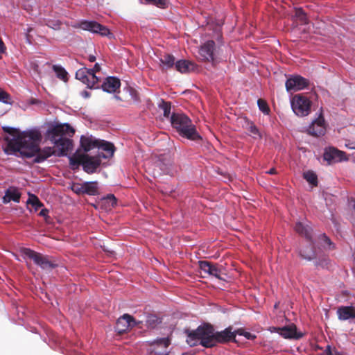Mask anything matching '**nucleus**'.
Listing matches in <instances>:
<instances>
[{
    "label": "nucleus",
    "instance_id": "c756f323",
    "mask_svg": "<svg viewBox=\"0 0 355 355\" xmlns=\"http://www.w3.org/2000/svg\"><path fill=\"white\" fill-rule=\"evenodd\" d=\"M304 178L311 185L317 186L318 185V177L316 174L311 171H308L304 173Z\"/></svg>",
    "mask_w": 355,
    "mask_h": 355
},
{
    "label": "nucleus",
    "instance_id": "9d476101",
    "mask_svg": "<svg viewBox=\"0 0 355 355\" xmlns=\"http://www.w3.org/2000/svg\"><path fill=\"white\" fill-rule=\"evenodd\" d=\"M76 78L87 85L90 89L99 87V78L92 73H90L89 69L86 67H83L76 71Z\"/></svg>",
    "mask_w": 355,
    "mask_h": 355
},
{
    "label": "nucleus",
    "instance_id": "b1692460",
    "mask_svg": "<svg viewBox=\"0 0 355 355\" xmlns=\"http://www.w3.org/2000/svg\"><path fill=\"white\" fill-rule=\"evenodd\" d=\"M338 319L346 320L349 318H355V308L352 306H340L337 311Z\"/></svg>",
    "mask_w": 355,
    "mask_h": 355
},
{
    "label": "nucleus",
    "instance_id": "4d7b16f0",
    "mask_svg": "<svg viewBox=\"0 0 355 355\" xmlns=\"http://www.w3.org/2000/svg\"><path fill=\"white\" fill-rule=\"evenodd\" d=\"M334 355H343L340 352H337Z\"/></svg>",
    "mask_w": 355,
    "mask_h": 355
},
{
    "label": "nucleus",
    "instance_id": "412c9836",
    "mask_svg": "<svg viewBox=\"0 0 355 355\" xmlns=\"http://www.w3.org/2000/svg\"><path fill=\"white\" fill-rule=\"evenodd\" d=\"M199 267L200 270L204 272L220 279V270L211 263L207 261H200Z\"/></svg>",
    "mask_w": 355,
    "mask_h": 355
},
{
    "label": "nucleus",
    "instance_id": "4468645a",
    "mask_svg": "<svg viewBox=\"0 0 355 355\" xmlns=\"http://www.w3.org/2000/svg\"><path fill=\"white\" fill-rule=\"evenodd\" d=\"M271 332L279 334L283 338L288 339H299L302 337V334L297 332V327L295 324H291L284 327H272L270 329Z\"/></svg>",
    "mask_w": 355,
    "mask_h": 355
},
{
    "label": "nucleus",
    "instance_id": "a19ab883",
    "mask_svg": "<svg viewBox=\"0 0 355 355\" xmlns=\"http://www.w3.org/2000/svg\"><path fill=\"white\" fill-rule=\"evenodd\" d=\"M61 24V21L59 20H49L46 23V25L49 28H53L54 30H59L60 28Z\"/></svg>",
    "mask_w": 355,
    "mask_h": 355
},
{
    "label": "nucleus",
    "instance_id": "c85d7f7f",
    "mask_svg": "<svg viewBox=\"0 0 355 355\" xmlns=\"http://www.w3.org/2000/svg\"><path fill=\"white\" fill-rule=\"evenodd\" d=\"M53 69L55 71L56 76L59 79H60L63 81L68 80L67 72L63 67H62L61 66H58V65H53Z\"/></svg>",
    "mask_w": 355,
    "mask_h": 355
},
{
    "label": "nucleus",
    "instance_id": "a211bd4d",
    "mask_svg": "<svg viewBox=\"0 0 355 355\" xmlns=\"http://www.w3.org/2000/svg\"><path fill=\"white\" fill-rule=\"evenodd\" d=\"M121 86L120 80L114 76L107 77L101 85V88L107 93H116L119 92Z\"/></svg>",
    "mask_w": 355,
    "mask_h": 355
},
{
    "label": "nucleus",
    "instance_id": "864d4df0",
    "mask_svg": "<svg viewBox=\"0 0 355 355\" xmlns=\"http://www.w3.org/2000/svg\"><path fill=\"white\" fill-rule=\"evenodd\" d=\"M266 173L268 174H270V175H273V174H276L277 171H276V169L275 168H272L268 171H267Z\"/></svg>",
    "mask_w": 355,
    "mask_h": 355
},
{
    "label": "nucleus",
    "instance_id": "09e8293b",
    "mask_svg": "<svg viewBox=\"0 0 355 355\" xmlns=\"http://www.w3.org/2000/svg\"><path fill=\"white\" fill-rule=\"evenodd\" d=\"M6 46L2 41L1 38L0 37V59L1 58V54L3 53L6 51Z\"/></svg>",
    "mask_w": 355,
    "mask_h": 355
},
{
    "label": "nucleus",
    "instance_id": "2eb2a0df",
    "mask_svg": "<svg viewBox=\"0 0 355 355\" xmlns=\"http://www.w3.org/2000/svg\"><path fill=\"white\" fill-rule=\"evenodd\" d=\"M235 331H232V327H228L221 331H214V346L218 343H225L235 340Z\"/></svg>",
    "mask_w": 355,
    "mask_h": 355
},
{
    "label": "nucleus",
    "instance_id": "3c124183",
    "mask_svg": "<svg viewBox=\"0 0 355 355\" xmlns=\"http://www.w3.org/2000/svg\"><path fill=\"white\" fill-rule=\"evenodd\" d=\"M48 214H49V210L46 208H44L40 211L39 215L40 216L46 217V216H48Z\"/></svg>",
    "mask_w": 355,
    "mask_h": 355
},
{
    "label": "nucleus",
    "instance_id": "c03bdc74",
    "mask_svg": "<svg viewBox=\"0 0 355 355\" xmlns=\"http://www.w3.org/2000/svg\"><path fill=\"white\" fill-rule=\"evenodd\" d=\"M328 264L329 259L326 257H324L321 260L317 261L315 263L316 266H321L322 268L327 267Z\"/></svg>",
    "mask_w": 355,
    "mask_h": 355
},
{
    "label": "nucleus",
    "instance_id": "e433bc0d",
    "mask_svg": "<svg viewBox=\"0 0 355 355\" xmlns=\"http://www.w3.org/2000/svg\"><path fill=\"white\" fill-rule=\"evenodd\" d=\"M236 335L243 336L245 338L248 340H254L257 338V336L251 334L250 332L246 331L244 329L240 328L235 331Z\"/></svg>",
    "mask_w": 355,
    "mask_h": 355
},
{
    "label": "nucleus",
    "instance_id": "5701e85b",
    "mask_svg": "<svg viewBox=\"0 0 355 355\" xmlns=\"http://www.w3.org/2000/svg\"><path fill=\"white\" fill-rule=\"evenodd\" d=\"M175 57L171 54L165 53L159 58V68L162 71H167L175 65Z\"/></svg>",
    "mask_w": 355,
    "mask_h": 355
},
{
    "label": "nucleus",
    "instance_id": "f03ea898",
    "mask_svg": "<svg viewBox=\"0 0 355 355\" xmlns=\"http://www.w3.org/2000/svg\"><path fill=\"white\" fill-rule=\"evenodd\" d=\"M74 132V129L67 123L57 125L48 130V139L59 149L57 154L58 156L67 155L71 149L72 140L64 136H73Z\"/></svg>",
    "mask_w": 355,
    "mask_h": 355
},
{
    "label": "nucleus",
    "instance_id": "f257e3e1",
    "mask_svg": "<svg viewBox=\"0 0 355 355\" xmlns=\"http://www.w3.org/2000/svg\"><path fill=\"white\" fill-rule=\"evenodd\" d=\"M5 139L6 146L4 150L6 154L19 153L21 157L28 158L35 156V163H41L55 153L54 148H40L42 135L36 130L25 131L16 139H10L7 137Z\"/></svg>",
    "mask_w": 355,
    "mask_h": 355
},
{
    "label": "nucleus",
    "instance_id": "79ce46f5",
    "mask_svg": "<svg viewBox=\"0 0 355 355\" xmlns=\"http://www.w3.org/2000/svg\"><path fill=\"white\" fill-rule=\"evenodd\" d=\"M147 3L155 5L159 8H164L166 6L165 0H145Z\"/></svg>",
    "mask_w": 355,
    "mask_h": 355
},
{
    "label": "nucleus",
    "instance_id": "4c0bfd02",
    "mask_svg": "<svg viewBox=\"0 0 355 355\" xmlns=\"http://www.w3.org/2000/svg\"><path fill=\"white\" fill-rule=\"evenodd\" d=\"M0 102L5 104H11L10 95L0 87Z\"/></svg>",
    "mask_w": 355,
    "mask_h": 355
},
{
    "label": "nucleus",
    "instance_id": "6e6552de",
    "mask_svg": "<svg viewBox=\"0 0 355 355\" xmlns=\"http://www.w3.org/2000/svg\"><path fill=\"white\" fill-rule=\"evenodd\" d=\"M175 173V165L170 157H160L153 164V174L154 177L162 175L173 176Z\"/></svg>",
    "mask_w": 355,
    "mask_h": 355
},
{
    "label": "nucleus",
    "instance_id": "c9c22d12",
    "mask_svg": "<svg viewBox=\"0 0 355 355\" xmlns=\"http://www.w3.org/2000/svg\"><path fill=\"white\" fill-rule=\"evenodd\" d=\"M257 105H258V107L259 108V110L264 114H268L269 112H270V108H269V106L267 103V102L262 99V98H259L258 101H257Z\"/></svg>",
    "mask_w": 355,
    "mask_h": 355
},
{
    "label": "nucleus",
    "instance_id": "13d9d810",
    "mask_svg": "<svg viewBox=\"0 0 355 355\" xmlns=\"http://www.w3.org/2000/svg\"><path fill=\"white\" fill-rule=\"evenodd\" d=\"M115 98H116V99H119V100H120V99H121V98H120L119 96H115Z\"/></svg>",
    "mask_w": 355,
    "mask_h": 355
},
{
    "label": "nucleus",
    "instance_id": "8fccbe9b",
    "mask_svg": "<svg viewBox=\"0 0 355 355\" xmlns=\"http://www.w3.org/2000/svg\"><path fill=\"white\" fill-rule=\"evenodd\" d=\"M80 96L84 98H88L91 96V94L89 92L84 90L80 92Z\"/></svg>",
    "mask_w": 355,
    "mask_h": 355
},
{
    "label": "nucleus",
    "instance_id": "49530a36",
    "mask_svg": "<svg viewBox=\"0 0 355 355\" xmlns=\"http://www.w3.org/2000/svg\"><path fill=\"white\" fill-rule=\"evenodd\" d=\"M101 70V67L98 63H96L92 69H89L90 73L96 75V73Z\"/></svg>",
    "mask_w": 355,
    "mask_h": 355
},
{
    "label": "nucleus",
    "instance_id": "ddd939ff",
    "mask_svg": "<svg viewBox=\"0 0 355 355\" xmlns=\"http://www.w3.org/2000/svg\"><path fill=\"white\" fill-rule=\"evenodd\" d=\"M199 53L202 60L214 63L216 59L215 42L213 40H209L205 42L200 46Z\"/></svg>",
    "mask_w": 355,
    "mask_h": 355
},
{
    "label": "nucleus",
    "instance_id": "bb28decb",
    "mask_svg": "<svg viewBox=\"0 0 355 355\" xmlns=\"http://www.w3.org/2000/svg\"><path fill=\"white\" fill-rule=\"evenodd\" d=\"M21 198V193L15 188H9L5 192L3 197V202L8 203L10 201L19 202Z\"/></svg>",
    "mask_w": 355,
    "mask_h": 355
},
{
    "label": "nucleus",
    "instance_id": "72a5a7b5",
    "mask_svg": "<svg viewBox=\"0 0 355 355\" xmlns=\"http://www.w3.org/2000/svg\"><path fill=\"white\" fill-rule=\"evenodd\" d=\"M3 130L4 132L8 133L10 135L12 136L13 137L12 139L17 138L18 136L21 134V132H19L17 129L14 128H11V127L4 126V127H3ZM23 132H22V133ZM6 137H7V136L4 137V140L5 141H6V139H5ZM9 138L11 139L10 137H9Z\"/></svg>",
    "mask_w": 355,
    "mask_h": 355
},
{
    "label": "nucleus",
    "instance_id": "5fc2aeb1",
    "mask_svg": "<svg viewBox=\"0 0 355 355\" xmlns=\"http://www.w3.org/2000/svg\"><path fill=\"white\" fill-rule=\"evenodd\" d=\"M88 60L91 62H93L96 60V57L94 55H90L88 58Z\"/></svg>",
    "mask_w": 355,
    "mask_h": 355
},
{
    "label": "nucleus",
    "instance_id": "9b49d317",
    "mask_svg": "<svg viewBox=\"0 0 355 355\" xmlns=\"http://www.w3.org/2000/svg\"><path fill=\"white\" fill-rule=\"evenodd\" d=\"M309 85V81L306 78L295 75L290 77L286 82V89L288 92H296L306 88Z\"/></svg>",
    "mask_w": 355,
    "mask_h": 355
},
{
    "label": "nucleus",
    "instance_id": "aec40b11",
    "mask_svg": "<svg viewBox=\"0 0 355 355\" xmlns=\"http://www.w3.org/2000/svg\"><path fill=\"white\" fill-rule=\"evenodd\" d=\"M294 229L298 234L305 237L307 241H311L312 239V228L309 225L308 223L297 222Z\"/></svg>",
    "mask_w": 355,
    "mask_h": 355
},
{
    "label": "nucleus",
    "instance_id": "4be33fe9",
    "mask_svg": "<svg viewBox=\"0 0 355 355\" xmlns=\"http://www.w3.org/2000/svg\"><path fill=\"white\" fill-rule=\"evenodd\" d=\"M196 67V65L193 62L187 60H180L175 62V69L182 73L193 71Z\"/></svg>",
    "mask_w": 355,
    "mask_h": 355
},
{
    "label": "nucleus",
    "instance_id": "ea45409f",
    "mask_svg": "<svg viewBox=\"0 0 355 355\" xmlns=\"http://www.w3.org/2000/svg\"><path fill=\"white\" fill-rule=\"evenodd\" d=\"M248 130L254 138L258 137L261 139L262 137L259 129L254 124L251 123L250 125L249 126Z\"/></svg>",
    "mask_w": 355,
    "mask_h": 355
},
{
    "label": "nucleus",
    "instance_id": "6e6d98bb",
    "mask_svg": "<svg viewBox=\"0 0 355 355\" xmlns=\"http://www.w3.org/2000/svg\"><path fill=\"white\" fill-rule=\"evenodd\" d=\"M32 30H33V29H32V28H28L26 29V37H27V38L28 37V34H29V33H31V32L32 31Z\"/></svg>",
    "mask_w": 355,
    "mask_h": 355
},
{
    "label": "nucleus",
    "instance_id": "cd10ccee",
    "mask_svg": "<svg viewBox=\"0 0 355 355\" xmlns=\"http://www.w3.org/2000/svg\"><path fill=\"white\" fill-rule=\"evenodd\" d=\"M85 194L96 196L98 193L97 182H84Z\"/></svg>",
    "mask_w": 355,
    "mask_h": 355
},
{
    "label": "nucleus",
    "instance_id": "39448f33",
    "mask_svg": "<svg viewBox=\"0 0 355 355\" xmlns=\"http://www.w3.org/2000/svg\"><path fill=\"white\" fill-rule=\"evenodd\" d=\"M101 155L90 156L88 154H74L69 157V164L74 166L82 165L88 174L94 173L101 164Z\"/></svg>",
    "mask_w": 355,
    "mask_h": 355
},
{
    "label": "nucleus",
    "instance_id": "20e7f679",
    "mask_svg": "<svg viewBox=\"0 0 355 355\" xmlns=\"http://www.w3.org/2000/svg\"><path fill=\"white\" fill-rule=\"evenodd\" d=\"M170 121L172 127L176 130L181 137L192 141L202 140L196 125L193 124L191 120L186 114L173 113L170 117Z\"/></svg>",
    "mask_w": 355,
    "mask_h": 355
},
{
    "label": "nucleus",
    "instance_id": "603ef678",
    "mask_svg": "<svg viewBox=\"0 0 355 355\" xmlns=\"http://www.w3.org/2000/svg\"><path fill=\"white\" fill-rule=\"evenodd\" d=\"M157 319L156 318L155 316H153V315H150L148 317V320L147 322L151 324L153 322L154 323L155 320H157Z\"/></svg>",
    "mask_w": 355,
    "mask_h": 355
},
{
    "label": "nucleus",
    "instance_id": "58836bf2",
    "mask_svg": "<svg viewBox=\"0 0 355 355\" xmlns=\"http://www.w3.org/2000/svg\"><path fill=\"white\" fill-rule=\"evenodd\" d=\"M71 190L78 195L85 194L84 183H73L71 186Z\"/></svg>",
    "mask_w": 355,
    "mask_h": 355
},
{
    "label": "nucleus",
    "instance_id": "7ed1b4c3",
    "mask_svg": "<svg viewBox=\"0 0 355 355\" xmlns=\"http://www.w3.org/2000/svg\"><path fill=\"white\" fill-rule=\"evenodd\" d=\"M187 343L191 347L198 345L206 348L214 347V328L209 323L200 325L193 331L187 330Z\"/></svg>",
    "mask_w": 355,
    "mask_h": 355
},
{
    "label": "nucleus",
    "instance_id": "0eeeda50",
    "mask_svg": "<svg viewBox=\"0 0 355 355\" xmlns=\"http://www.w3.org/2000/svg\"><path fill=\"white\" fill-rule=\"evenodd\" d=\"M294 113L298 116H306L311 112V101L306 96L295 94L291 101Z\"/></svg>",
    "mask_w": 355,
    "mask_h": 355
},
{
    "label": "nucleus",
    "instance_id": "f8f14e48",
    "mask_svg": "<svg viewBox=\"0 0 355 355\" xmlns=\"http://www.w3.org/2000/svg\"><path fill=\"white\" fill-rule=\"evenodd\" d=\"M137 325L134 318L129 314H124L120 317L116 323L115 330L119 334H123Z\"/></svg>",
    "mask_w": 355,
    "mask_h": 355
},
{
    "label": "nucleus",
    "instance_id": "a878e982",
    "mask_svg": "<svg viewBox=\"0 0 355 355\" xmlns=\"http://www.w3.org/2000/svg\"><path fill=\"white\" fill-rule=\"evenodd\" d=\"M310 243L305 248H303L299 251L300 256L307 261H311L316 257L315 251L314 249L313 243L309 241Z\"/></svg>",
    "mask_w": 355,
    "mask_h": 355
},
{
    "label": "nucleus",
    "instance_id": "37998d69",
    "mask_svg": "<svg viewBox=\"0 0 355 355\" xmlns=\"http://www.w3.org/2000/svg\"><path fill=\"white\" fill-rule=\"evenodd\" d=\"M320 239L324 242V244H327L329 246V249L334 248L333 243L331 241L330 239L324 234L321 235Z\"/></svg>",
    "mask_w": 355,
    "mask_h": 355
},
{
    "label": "nucleus",
    "instance_id": "6ab92c4d",
    "mask_svg": "<svg viewBox=\"0 0 355 355\" xmlns=\"http://www.w3.org/2000/svg\"><path fill=\"white\" fill-rule=\"evenodd\" d=\"M97 148L102 149L104 150L106 154L101 153H98V155H101V158H110L112 157L114 155V151H115V147L114 145L109 141H105V140H101L99 139V142L98 143Z\"/></svg>",
    "mask_w": 355,
    "mask_h": 355
},
{
    "label": "nucleus",
    "instance_id": "a18cd8bd",
    "mask_svg": "<svg viewBox=\"0 0 355 355\" xmlns=\"http://www.w3.org/2000/svg\"><path fill=\"white\" fill-rule=\"evenodd\" d=\"M338 351L335 347H331V345H327L324 351V355H334Z\"/></svg>",
    "mask_w": 355,
    "mask_h": 355
},
{
    "label": "nucleus",
    "instance_id": "dca6fc26",
    "mask_svg": "<svg viewBox=\"0 0 355 355\" xmlns=\"http://www.w3.org/2000/svg\"><path fill=\"white\" fill-rule=\"evenodd\" d=\"M323 158L324 160L327 161L329 164L339 162L345 159V153L336 148L330 147L325 149Z\"/></svg>",
    "mask_w": 355,
    "mask_h": 355
},
{
    "label": "nucleus",
    "instance_id": "473e14b6",
    "mask_svg": "<svg viewBox=\"0 0 355 355\" xmlns=\"http://www.w3.org/2000/svg\"><path fill=\"white\" fill-rule=\"evenodd\" d=\"M171 344V340L168 338H157L151 343V345H156L157 347H163L167 348Z\"/></svg>",
    "mask_w": 355,
    "mask_h": 355
},
{
    "label": "nucleus",
    "instance_id": "393cba45",
    "mask_svg": "<svg viewBox=\"0 0 355 355\" xmlns=\"http://www.w3.org/2000/svg\"><path fill=\"white\" fill-rule=\"evenodd\" d=\"M99 139H96L92 137L82 136L80 137V145L85 152H88L90 150L97 148Z\"/></svg>",
    "mask_w": 355,
    "mask_h": 355
},
{
    "label": "nucleus",
    "instance_id": "f704fd0d",
    "mask_svg": "<svg viewBox=\"0 0 355 355\" xmlns=\"http://www.w3.org/2000/svg\"><path fill=\"white\" fill-rule=\"evenodd\" d=\"M28 203L31 204L36 211L43 207V204L40 202L38 198L34 195L28 198Z\"/></svg>",
    "mask_w": 355,
    "mask_h": 355
},
{
    "label": "nucleus",
    "instance_id": "1a4fd4ad",
    "mask_svg": "<svg viewBox=\"0 0 355 355\" xmlns=\"http://www.w3.org/2000/svg\"><path fill=\"white\" fill-rule=\"evenodd\" d=\"M73 27L76 28H80L84 31L98 33L102 36H107L109 37L112 36V33L105 26L101 25L95 21L83 20L78 24L73 25Z\"/></svg>",
    "mask_w": 355,
    "mask_h": 355
},
{
    "label": "nucleus",
    "instance_id": "f3484780",
    "mask_svg": "<svg viewBox=\"0 0 355 355\" xmlns=\"http://www.w3.org/2000/svg\"><path fill=\"white\" fill-rule=\"evenodd\" d=\"M325 130L324 119L322 115L313 121L308 128L309 134L315 137L324 135Z\"/></svg>",
    "mask_w": 355,
    "mask_h": 355
},
{
    "label": "nucleus",
    "instance_id": "de8ad7c7",
    "mask_svg": "<svg viewBox=\"0 0 355 355\" xmlns=\"http://www.w3.org/2000/svg\"><path fill=\"white\" fill-rule=\"evenodd\" d=\"M107 199L109 200L111 202L112 207L116 205V198L112 194H110L107 196Z\"/></svg>",
    "mask_w": 355,
    "mask_h": 355
},
{
    "label": "nucleus",
    "instance_id": "2f4dec72",
    "mask_svg": "<svg viewBox=\"0 0 355 355\" xmlns=\"http://www.w3.org/2000/svg\"><path fill=\"white\" fill-rule=\"evenodd\" d=\"M159 108L163 110V115L166 118H170L171 110V103L168 101H162V102L159 104Z\"/></svg>",
    "mask_w": 355,
    "mask_h": 355
},
{
    "label": "nucleus",
    "instance_id": "423d86ee",
    "mask_svg": "<svg viewBox=\"0 0 355 355\" xmlns=\"http://www.w3.org/2000/svg\"><path fill=\"white\" fill-rule=\"evenodd\" d=\"M21 252L26 257L32 259L34 263L43 270H51L57 266V264L51 261L46 255L35 252L30 248H23Z\"/></svg>",
    "mask_w": 355,
    "mask_h": 355
},
{
    "label": "nucleus",
    "instance_id": "7c9ffc66",
    "mask_svg": "<svg viewBox=\"0 0 355 355\" xmlns=\"http://www.w3.org/2000/svg\"><path fill=\"white\" fill-rule=\"evenodd\" d=\"M295 17L300 21L302 24H308L309 20L306 13L302 8H297L295 10Z\"/></svg>",
    "mask_w": 355,
    "mask_h": 355
}]
</instances>
